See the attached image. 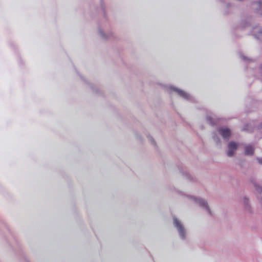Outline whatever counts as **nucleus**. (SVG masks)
<instances>
[{"instance_id":"nucleus-11","label":"nucleus","mask_w":262,"mask_h":262,"mask_svg":"<svg viewBox=\"0 0 262 262\" xmlns=\"http://www.w3.org/2000/svg\"><path fill=\"white\" fill-rule=\"evenodd\" d=\"M213 138L214 140L216 142V143L218 144V143H220V139L217 137V135H213Z\"/></svg>"},{"instance_id":"nucleus-2","label":"nucleus","mask_w":262,"mask_h":262,"mask_svg":"<svg viewBox=\"0 0 262 262\" xmlns=\"http://www.w3.org/2000/svg\"><path fill=\"white\" fill-rule=\"evenodd\" d=\"M191 199L194 201V202L197 203L199 206L205 209L208 213H210L211 211L208 205L207 202L200 198H197L195 196H191Z\"/></svg>"},{"instance_id":"nucleus-19","label":"nucleus","mask_w":262,"mask_h":262,"mask_svg":"<svg viewBox=\"0 0 262 262\" xmlns=\"http://www.w3.org/2000/svg\"><path fill=\"white\" fill-rule=\"evenodd\" d=\"M261 70H262V66L261 67Z\"/></svg>"},{"instance_id":"nucleus-8","label":"nucleus","mask_w":262,"mask_h":262,"mask_svg":"<svg viewBox=\"0 0 262 262\" xmlns=\"http://www.w3.org/2000/svg\"><path fill=\"white\" fill-rule=\"evenodd\" d=\"M255 37L260 41H262V29H259L254 33Z\"/></svg>"},{"instance_id":"nucleus-10","label":"nucleus","mask_w":262,"mask_h":262,"mask_svg":"<svg viewBox=\"0 0 262 262\" xmlns=\"http://www.w3.org/2000/svg\"><path fill=\"white\" fill-rule=\"evenodd\" d=\"M243 203H244V205L246 206V207L248 208L249 200L246 197L243 198Z\"/></svg>"},{"instance_id":"nucleus-12","label":"nucleus","mask_w":262,"mask_h":262,"mask_svg":"<svg viewBox=\"0 0 262 262\" xmlns=\"http://www.w3.org/2000/svg\"><path fill=\"white\" fill-rule=\"evenodd\" d=\"M240 56H241V58L243 60H249V59L247 57H246L245 56H244L243 54H241Z\"/></svg>"},{"instance_id":"nucleus-6","label":"nucleus","mask_w":262,"mask_h":262,"mask_svg":"<svg viewBox=\"0 0 262 262\" xmlns=\"http://www.w3.org/2000/svg\"><path fill=\"white\" fill-rule=\"evenodd\" d=\"M218 132L226 140H228L231 135V130L228 128L225 127H220L218 129Z\"/></svg>"},{"instance_id":"nucleus-15","label":"nucleus","mask_w":262,"mask_h":262,"mask_svg":"<svg viewBox=\"0 0 262 262\" xmlns=\"http://www.w3.org/2000/svg\"><path fill=\"white\" fill-rule=\"evenodd\" d=\"M256 5H257L258 7H261V3H260V2H256Z\"/></svg>"},{"instance_id":"nucleus-17","label":"nucleus","mask_w":262,"mask_h":262,"mask_svg":"<svg viewBox=\"0 0 262 262\" xmlns=\"http://www.w3.org/2000/svg\"><path fill=\"white\" fill-rule=\"evenodd\" d=\"M260 128H262V123L260 125Z\"/></svg>"},{"instance_id":"nucleus-7","label":"nucleus","mask_w":262,"mask_h":262,"mask_svg":"<svg viewBox=\"0 0 262 262\" xmlns=\"http://www.w3.org/2000/svg\"><path fill=\"white\" fill-rule=\"evenodd\" d=\"M245 152L246 155H252L254 152V147L251 145H247L245 147Z\"/></svg>"},{"instance_id":"nucleus-4","label":"nucleus","mask_w":262,"mask_h":262,"mask_svg":"<svg viewBox=\"0 0 262 262\" xmlns=\"http://www.w3.org/2000/svg\"><path fill=\"white\" fill-rule=\"evenodd\" d=\"M98 34L102 39H108L113 37V32L110 30H104L101 28L98 29Z\"/></svg>"},{"instance_id":"nucleus-1","label":"nucleus","mask_w":262,"mask_h":262,"mask_svg":"<svg viewBox=\"0 0 262 262\" xmlns=\"http://www.w3.org/2000/svg\"><path fill=\"white\" fill-rule=\"evenodd\" d=\"M173 225L174 227L177 228L180 237L182 238H184L185 237L186 231L181 222L177 218L173 217Z\"/></svg>"},{"instance_id":"nucleus-5","label":"nucleus","mask_w":262,"mask_h":262,"mask_svg":"<svg viewBox=\"0 0 262 262\" xmlns=\"http://www.w3.org/2000/svg\"><path fill=\"white\" fill-rule=\"evenodd\" d=\"M168 88L170 92H176L178 95H179L180 96H181L182 97H183L184 99H190V98H191V96L189 94H188L180 89L176 88L172 86H169L168 87Z\"/></svg>"},{"instance_id":"nucleus-18","label":"nucleus","mask_w":262,"mask_h":262,"mask_svg":"<svg viewBox=\"0 0 262 262\" xmlns=\"http://www.w3.org/2000/svg\"><path fill=\"white\" fill-rule=\"evenodd\" d=\"M261 205H262V197L261 198Z\"/></svg>"},{"instance_id":"nucleus-3","label":"nucleus","mask_w":262,"mask_h":262,"mask_svg":"<svg viewBox=\"0 0 262 262\" xmlns=\"http://www.w3.org/2000/svg\"><path fill=\"white\" fill-rule=\"evenodd\" d=\"M238 145V143L234 141L229 142L227 150V156L230 157H232L236 150Z\"/></svg>"},{"instance_id":"nucleus-9","label":"nucleus","mask_w":262,"mask_h":262,"mask_svg":"<svg viewBox=\"0 0 262 262\" xmlns=\"http://www.w3.org/2000/svg\"><path fill=\"white\" fill-rule=\"evenodd\" d=\"M213 118L210 116H208L207 117V121L211 125H213L215 124V122L213 121Z\"/></svg>"},{"instance_id":"nucleus-13","label":"nucleus","mask_w":262,"mask_h":262,"mask_svg":"<svg viewBox=\"0 0 262 262\" xmlns=\"http://www.w3.org/2000/svg\"><path fill=\"white\" fill-rule=\"evenodd\" d=\"M149 140L151 142V143L154 144V139H152V137H149Z\"/></svg>"},{"instance_id":"nucleus-14","label":"nucleus","mask_w":262,"mask_h":262,"mask_svg":"<svg viewBox=\"0 0 262 262\" xmlns=\"http://www.w3.org/2000/svg\"><path fill=\"white\" fill-rule=\"evenodd\" d=\"M257 160L260 164H262V158H257Z\"/></svg>"},{"instance_id":"nucleus-16","label":"nucleus","mask_w":262,"mask_h":262,"mask_svg":"<svg viewBox=\"0 0 262 262\" xmlns=\"http://www.w3.org/2000/svg\"><path fill=\"white\" fill-rule=\"evenodd\" d=\"M259 189H260V188H259V187H258L257 188V191H260V190H259Z\"/></svg>"}]
</instances>
